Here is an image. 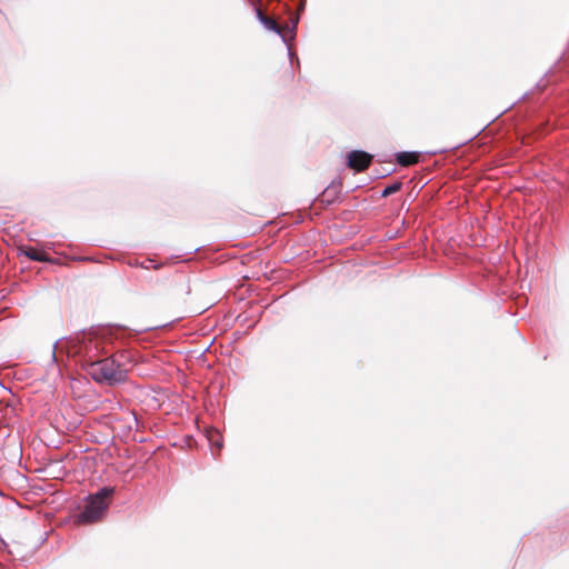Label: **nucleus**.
Wrapping results in <instances>:
<instances>
[{
    "label": "nucleus",
    "instance_id": "nucleus-1",
    "mask_svg": "<svg viewBox=\"0 0 569 569\" xmlns=\"http://www.w3.org/2000/svg\"><path fill=\"white\" fill-rule=\"evenodd\" d=\"M126 360H128L126 351L102 359H94L93 356L88 355L84 358L83 368L96 382L116 386L123 383L128 378Z\"/></svg>",
    "mask_w": 569,
    "mask_h": 569
},
{
    "label": "nucleus",
    "instance_id": "nucleus-2",
    "mask_svg": "<svg viewBox=\"0 0 569 569\" xmlns=\"http://www.w3.org/2000/svg\"><path fill=\"white\" fill-rule=\"evenodd\" d=\"M114 488L103 487L88 496L83 510L77 516V522L86 525L100 520L109 508Z\"/></svg>",
    "mask_w": 569,
    "mask_h": 569
},
{
    "label": "nucleus",
    "instance_id": "nucleus-3",
    "mask_svg": "<svg viewBox=\"0 0 569 569\" xmlns=\"http://www.w3.org/2000/svg\"><path fill=\"white\" fill-rule=\"evenodd\" d=\"M257 18L261 22V24L269 31H272L279 34L284 43H288V38H292L298 20H292L290 24L286 27H281L277 23V21L272 18L267 17L262 13L260 9H257Z\"/></svg>",
    "mask_w": 569,
    "mask_h": 569
},
{
    "label": "nucleus",
    "instance_id": "nucleus-4",
    "mask_svg": "<svg viewBox=\"0 0 569 569\" xmlns=\"http://www.w3.org/2000/svg\"><path fill=\"white\" fill-rule=\"evenodd\" d=\"M348 166L357 171H363L369 167L372 160V156L361 151V150H353L348 153Z\"/></svg>",
    "mask_w": 569,
    "mask_h": 569
},
{
    "label": "nucleus",
    "instance_id": "nucleus-5",
    "mask_svg": "<svg viewBox=\"0 0 569 569\" xmlns=\"http://www.w3.org/2000/svg\"><path fill=\"white\" fill-rule=\"evenodd\" d=\"M419 154L417 152L402 151L397 153V162L402 167H408L417 163Z\"/></svg>",
    "mask_w": 569,
    "mask_h": 569
},
{
    "label": "nucleus",
    "instance_id": "nucleus-6",
    "mask_svg": "<svg viewBox=\"0 0 569 569\" xmlns=\"http://www.w3.org/2000/svg\"><path fill=\"white\" fill-rule=\"evenodd\" d=\"M23 254L32 261L46 262V261L50 260L48 253H46L44 251L38 250L36 248H32V247L23 250Z\"/></svg>",
    "mask_w": 569,
    "mask_h": 569
},
{
    "label": "nucleus",
    "instance_id": "nucleus-7",
    "mask_svg": "<svg viewBox=\"0 0 569 569\" xmlns=\"http://www.w3.org/2000/svg\"><path fill=\"white\" fill-rule=\"evenodd\" d=\"M400 187H401V183H399V182L390 184L383 189L382 196L387 197L389 194H392V193L397 192L400 189Z\"/></svg>",
    "mask_w": 569,
    "mask_h": 569
},
{
    "label": "nucleus",
    "instance_id": "nucleus-8",
    "mask_svg": "<svg viewBox=\"0 0 569 569\" xmlns=\"http://www.w3.org/2000/svg\"><path fill=\"white\" fill-rule=\"evenodd\" d=\"M129 418L134 422L136 427H138V420L133 412L128 413Z\"/></svg>",
    "mask_w": 569,
    "mask_h": 569
},
{
    "label": "nucleus",
    "instance_id": "nucleus-9",
    "mask_svg": "<svg viewBox=\"0 0 569 569\" xmlns=\"http://www.w3.org/2000/svg\"><path fill=\"white\" fill-rule=\"evenodd\" d=\"M216 446H217L218 448H221V443H220V442H218V441L216 442Z\"/></svg>",
    "mask_w": 569,
    "mask_h": 569
}]
</instances>
